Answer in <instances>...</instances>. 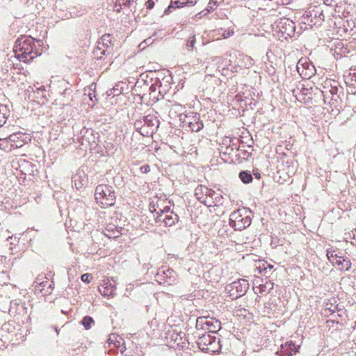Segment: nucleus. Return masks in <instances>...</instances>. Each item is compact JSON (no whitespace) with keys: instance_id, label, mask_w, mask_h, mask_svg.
Masks as SVG:
<instances>
[{"instance_id":"nucleus-1","label":"nucleus","mask_w":356,"mask_h":356,"mask_svg":"<svg viewBox=\"0 0 356 356\" xmlns=\"http://www.w3.org/2000/svg\"><path fill=\"white\" fill-rule=\"evenodd\" d=\"M35 42L40 47L41 40H35L31 36L21 35L15 42L14 52L15 57L20 61L29 63L41 55L42 49L37 47Z\"/></svg>"},{"instance_id":"nucleus-2","label":"nucleus","mask_w":356,"mask_h":356,"mask_svg":"<svg viewBox=\"0 0 356 356\" xmlns=\"http://www.w3.org/2000/svg\"><path fill=\"white\" fill-rule=\"evenodd\" d=\"M301 24L305 25L304 29L307 26L312 28L313 26L320 25L324 20L323 9L320 6L310 5L305 10L301 17Z\"/></svg>"},{"instance_id":"nucleus-3","label":"nucleus","mask_w":356,"mask_h":356,"mask_svg":"<svg viewBox=\"0 0 356 356\" xmlns=\"http://www.w3.org/2000/svg\"><path fill=\"white\" fill-rule=\"evenodd\" d=\"M197 344L202 352L209 354L219 352L221 349L220 339L209 333L199 334Z\"/></svg>"},{"instance_id":"nucleus-4","label":"nucleus","mask_w":356,"mask_h":356,"mask_svg":"<svg viewBox=\"0 0 356 356\" xmlns=\"http://www.w3.org/2000/svg\"><path fill=\"white\" fill-rule=\"evenodd\" d=\"M95 200L102 207H111L115 203V195L113 188L105 184H99L95 189Z\"/></svg>"},{"instance_id":"nucleus-5","label":"nucleus","mask_w":356,"mask_h":356,"mask_svg":"<svg viewBox=\"0 0 356 356\" xmlns=\"http://www.w3.org/2000/svg\"><path fill=\"white\" fill-rule=\"evenodd\" d=\"M251 224V218L246 211L238 209L233 211L229 216V225L235 230L241 231Z\"/></svg>"},{"instance_id":"nucleus-6","label":"nucleus","mask_w":356,"mask_h":356,"mask_svg":"<svg viewBox=\"0 0 356 356\" xmlns=\"http://www.w3.org/2000/svg\"><path fill=\"white\" fill-rule=\"evenodd\" d=\"M196 329L205 330V333L215 334L221 329V323L213 318L198 317L196 320Z\"/></svg>"},{"instance_id":"nucleus-7","label":"nucleus","mask_w":356,"mask_h":356,"mask_svg":"<svg viewBox=\"0 0 356 356\" xmlns=\"http://www.w3.org/2000/svg\"><path fill=\"white\" fill-rule=\"evenodd\" d=\"M249 286L250 284L247 280L239 279L228 285L227 290L229 292V297L234 300L244 296L247 293Z\"/></svg>"},{"instance_id":"nucleus-8","label":"nucleus","mask_w":356,"mask_h":356,"mask_svg":"<svg viewBox=\"0 0 356 356\" xmlns=\"http://www.w3.org/2000/svg\"><path fill=\"white\" fill-rule=\"evenodd\" d=\"M150 211L152 213H156V222H162L165 226L170 227L173 225L179 219L177 214L174 213L172 211L169 212L168 207H165L164 209H159V211H157L154 207H153V209L150 208Z\"/></svg>"},{"instance_id":"nucleus-9","label":"nucleus","mask_w":356,"mask_h":356,"mask_svg":"<svg viewBox=\"0 0 356 356\" xmlns=\"http://www.w3.org/2000/svg\"><path fill=\"white\" fill-rule=\"evenodd\" d=\"M180 120L183 123V127H188L191 131L197 132L204 127L200 114L196 113H189L184 116L181 115Z\"/></svg>"},{"instance_id":"nucleus-10","label":"nucleus","mask_w":356,"mask_h":356,"mask_svg":"<svg viewBox=\"0 0 356 356\" xmlns=\"http://www.w3.org/2000/svg\"><path fill=\"white\" fill-rule=\"evenodd\" d=\"M216 195L215 191L205 186L199 185L195 189V195L197 199L208 207H212L215 204L213 196Z\"/></svg>"},{"instance_id":"nucleus-11","label":"nucleus","mask_w":356,"mask_h":356,"mask_svg":"<svg viewBox=\"0 0 356 356\" xmlns=\"http://www.w3.org/2000/svg\"><path fill=\"white\" fill-rule=\"evenodd\" d=\"M35 289L39 291L42 296L50 295L54 289V282L53 280L49 281V279L44 275H39L33 284Z\"/></svg>"},{"instance_id":"nucleus-12","label":"nucleus","mask_w":356,"mask_h":356,"mask_svg":"<svg viewBox=\"0 0 356 356\" xmlns=\"http://www.w3.org/2000/svg\"><path fill=\"white\" fill-rule=\"evenodd\" d=\"M296 69L300 76L305 79H309L316 73L314 65L306 58H302L298 61Z\"/></svg>"},{"instance_id":"nucleus-13","label":"nucleus","mask_w":356,"mask_h":356,"mask_svg":"<svg viewBox=\"0 0 356 356\" xmlns=\"http://www.w3.org/2000/svg\"><path fill=\"white\" fill-rule=\"evenodd\" d=\"M279 28L280 31L286 35V38H293L296 35H299L301 33V30L303 29L301 26L298 31H296L295 23L288 18H284L280 20L279 23Z\"/></svg>"},{"instance_id":"nucleus-14","label":"nucleus","mask_w":356,"mask_h":356,"mask_svg":"<svg viewBox=\"0 0 356 356\" xmlns=\"http://www.w3.org/2000/svg\"><path fill=\"white\" fill-rule=\"evenodd\" d=\"M326 255L330 262H331L333 266L337 265L339 270H348L350 268L351 263L350 260L343 259L336 253L335 250L328 249Z\"/></svg>"},{"instance_id":"nucleus-15","label":"nucleus","mask_w":356,"mask_h":356,"mask_svg":"<svg viewBox=\"0 0 356 356\" xmlns=\"http://www.w3.org/2000/svg\"><path fill=\"white\" fill-rule=\"evenodd\" d=\"M157 281L160 284L166 283L168 285H172L176 280V273L171 268L159 269L156 274Z\"/></svg>"},{"instance_id":"nucleus-16","label":"nucleus","mask_w":356,"mask_h":356,"mask_svg":"<svg viewBox=\"0 0 356 356\" xmlns=\"http://www.w3.org/2000/svg\"><path fill=\"white\" fill-rule=\"evenodd\" d=\"M30 140L27 134L22 132L14 133L8 136V140H10V146L13 147V149L22 147L28 143Z\"/></svg>"},{"instance_id":"nucleus-17","label":"nucleus","mask_w":356,"mask_h":356,"mask_svg":"<svg viewBox=\"0 0 356 356\" xmlns=\"http://www.w3.org/2000/svg\"><path fill=\"white\" fill-rule=\"evenodd\" d=\"M99 291L103 296L114 297L116 294L115 282L113 279L103 280V284L99 286Z\"/></svg>"},{"instance_id":"nucleus-18","label":"nucleus","mask_w":356,"mask_h":356,"mask_svg":"<svg viewBox=\"0 0 356 356\" xmlns=\"http://www.w3.org/2000/svg\"><path fill=\"white\" fill-rule=\"evenodd\" d=\"M143 124L145 130H149V134H153L159 127V121L154 115H147L143 117Z\"/></svg>"},{"instance_id":"nucleus-19","label":"nucleus","mask_w":356,"mask_h":356,"mask_svg":"<svg viewBox=\"0 0 356 356\" xmlns=\"http://www.w3.org/2000/svg\"><path fill=\"white\" fill-rule=\"evenodd\" d=\"M73 186L76 189L81 188L87 183V176L83 170H78L72 178Z\"/></svg>"},{"instance_id":"nucleus-20","label":"nucleus","mask_w":356,"mask_h":356,"mask_svg":"<svg viewBox=\"0 0 356 356\" xmlns=\"http://www.w3.org/2000/svg\"><path fill=\"white\" fill-rule=\"evenodd\" d=\"M298 352L296 344L292 341H288L281 346L280 356H291L293 353Z\"/></svg>"},{"instance_id":"nucleus-21","label":"nucleus","mask_w":356,"mask_h":356,"mask_svg":"<svg viewBox=\"0 0 356 356\" xmlns=\"http://www.w3.org/2000/svg\"><path fill=\"white\" fill-rule=\"evenodd\" d=\"M343 95V89L341 87H339V83L337 81V84L334 85L333 89H332L328 93V97H327V98L330 97V96L332 101L337 102Z\"/></svg>"},{"instance_id":"nucleus-22","label":"nucleus","mask_w":356,"mask_h":356,"mask_svg":"<svg viewBox=\"0 0 356 356\" xmlns=\"http://www.w3.org/2000/svg\"><path fill=\"white\" fill-rule=\"evenodd\" d=\"M113 45L112 37L110 34H104L102 36L100 41L98 42L97 49L99 51L102 47L106 49L111 47Z\"/></svg>"},{"instance_id":"nucleus-23","label":"nucleus","mask_w":356,"mask_h":356,"mask_svg":"<svg viewBox=\"0 0 356 356\" xmlns=\"http://www.w3.org/2000/svg\"><path fill=\"white\" fill-rule=\"evenodd\" d=\"M273 286L274 283L273 282L266 281L265 284H259L258 286L255 287L258 291L256 293H259L261 294L269 293L273 289Z\"/></svg>"},{"instance_id":"nucleus-24","label":"nucleus","mask_w":356,"mask_h":356,"mask_svg":"<svg viewBox=\"0 0 356 356\" xmlns=\"http://www.w3.org/2000/svg\"><path fill=\"white\" fill-rule=\"evenodd\" d=\"M104 234L106 236L110 238H116L121 235V233L118 228L114 227L113 225H108L105 229Z\"/></svg>"},{"instance_id":"nucleus-25","label":"nucleus","mask_w":356,"mask_h":356,"mask_svg":"<svg viewBox=\"0 0 356 356\" xmlns=\"http://www.w3.org/2000/svg\"><path fill=\"white\" fill-rule=\"evenodd\" d=\"M9 113L10 111L7 105L0 103V127L6 122Z\"/></svg>"},{"instance_id":"nucleus-26","label":"nucleus","mask_w":356,"mask_h":356,"mask_svg":"<svg viewBox=\"0 0 356 356\" xmlns=\"http://www.w3.org/2000/svg\"><path fill=\"white\" fill-rule=\"evenodd\" d=\"M337 84V81L334 79H326L323 85V90H322L323 95L325 98L328 97V93L333 89L334 85Z\"/></svg>"},{"instance_id":"nucleus-27","label":"nucleus","mask_w":356,"mask_h":356,"mask_svg":"<svg viewBox=\"0 0 356 356\" xmlns=\"http://www.w3.org/2000/svg\"><path fill=\"white\" fill-rule=\"evenodd\" d=\"M134 127L143 136H147L149 134V130H145V127L143 124V118H140L134 122Z\"/></svg>"},{"instance_id":"nucleus-28","label":"nucleus","mask_w":356,"mask_h":356,"mask_svg":"<svg viewBox=\"0 0 356 356\" xmlns=\"http://www.w3.org/2000/svg\"><path fill=\"white\" fill-rule=\"evenodd\" d=\"M90 135L92 137V129H87L86 127H83L79 132L78 140L80 141L81 145H84V138Z\"/></svg>"},{"instance_id":"nucleus-29","label":"nucleus","mask_w":356,"mask_h":356,"mask_svg":"<svg viewBox=\"0 0 356 356\" xmlns=\"http://www.w3.org/2000/svg\"><path fill=\"white\" fill-rule=\"evenodd\" d=\"M218 3H219V0H210L208 3V6H207V12L204 13V11H202V12H200L197 15H199L200 17H201L202 15H205L208 13H210L211 11L214 10L216 8V7L218 6Z\"/></svg>"},{"instance_id":"nucleus-30","label":"nucleus","mask_w":356,"mask_h":356,"mask_svg":"<svg viewBox=\"0 0 356 356\" xmlns=\"http://www.w3.org/2000/svg\"><path fill=\"white\" fill-rule=\"evenodd\" d=\"M238 176L241 181L244 184H249L252 181V176L248 171H241Z\"/></svg>"},{"instance_id":"nucleus-31","label":"nucleus","mask_w":356,"mask_h":356,"mask_svg":"<svg viewBox=\"0 0 356 356\" xmlns=\"http://www.w3.org/2000/svg\"><path fill=\"white\" fill-rule=\"evenodd\" d=\"M0 149L6 152H10L13 149V147L10 146V142L8 140V137L0 138Z\"/></svg>"},{"instance_id":"nucleus-32","label":"nucleus","mask_w":356,"mask_h":356,"mask_svg":"<svg viewBox=\"0 0 356 356\" xmlns=\"http://www.w3.org/2000/svg\"><path fill=\"white\" fill-rule=\"evenodd\" d=\"M81 324L86 330H89L91 328L92 325L95 324V321L92 317L86 316L83 318Z\"/></svg>"},{"instance_id":"nucleus-33","label":"nucleus","mask_w":356,"mask_h":356,"mask_svg":"<svg viewBox=\"0 0 356 356\" xmlns=\"http://www.w3.org/2000/svg\"><path fill=\"white\" fill-rule=\"evenodd\" d=\"M242 62L243 63V66L245 68H250L254 64L253 58L248 55L242 56Z\"/></svg>"},{"instance_id":"nucleus-34","label":"nucleus","mask_w":356,"mask_h":356,"mask_svg":"<svg viewBox=\"0 0 356 356\" xmlns=\"http://www.w3.org/2000/svg\"><path fill=\"white\" fill-rule=\"evenodd\" d=\"M195 43V35H193L190 36L187 40L186 45L188 47L191 48V49L193 48Z\"/></svg>"},{"instance_id":"nucleus-35","label":"nucleus","mask_w":356,"mask_h":356,"mask_svg":"<svg viewBox=\"0 0 356 356\" xmlns=\"http://www.w3.org/2000/svg\"><path fill=\"white\" fill-rule=\"evenodd\" d=\"M88 143V144L95 143V136L94 135V131L93 130H92V137L90 136V135H88L84 138V143Z\"/></svg>"},{"instance_id":"nucleus-36","label":"nucleus","mask_w":356,"mask_h":356,"mask_svg":"<svg viewBox=\"0 0 356 356\" xmlns=\"http://www.w3.org/2000/svg\"><path fill=\"white\" fill-rule=\"evenodd\" d=\"M170 4L177 8H183L185 6L184 1H180V0H171Z\"/></svg>"},{"instance_id":"nucleus-37","label":"nucleus","mask_w":356,"mask_h":356,"mask_svg":"<svg viewBox=\"0 0 356 356\" xmlns=\"http://www.w3.org/2000/svg\"><path fill=\"white\" fill-rule=\"evenodd\" d=\"M257 269L259 270V273L266 275V263H264L261 265H259L257 267Z\"/></svg>"},{"instance_id":"nucleus-38","label":"nucleus","mask_w":356,"mask_h":356,"mask_svg":"<svg viewBox=\"0 0 356 356\" xmlns=\"http://www.w3.org/2000/svg\"><path fill=\"white\" fill-rule=\"evenodd\" d=\"M81 279L83 282L89 283L92 280V277L90 274L85 273L81 275Z\"/></svg>"},{"instance_id":"nucleus-39","label":"nucleus","mask_w":356,"mask_h":356,"mask_svg":"<svg viewBox=\"0 0 356 356\" xmlns=\"http://www.w3.org/2000/svg\"><path fill=\"white\" fill-rule=\"evenodd\" d=\"M140 171L141 173H147L150 171V166L149 165H143L140 168Z\"/></svg>"},{"instance_id":"nucleus-40","label":"nucleus","mask_w":356,"mask_h":356,"mask_svg":"<svg viewBox=\"0 0 356 356\" xmlns=\"http://www.w3.org/2000/svg\"><path fill=\"white\" fill-rule=\"evenodd\" d=\"M198 0H186L184 1L185 6H193L197 2Z\"/></svg>"},{"instance_id":"nucleus-41","label":"nucleus","mask_w":356,"mask_h":356,"mask_svg":"<svg viewBox=\"0 0 356 356\" xmlns=\"http://www.w3.org/2000/svg\"><path fill=\"white\" fill-rule=\"evenodd\" d=\"M7 240L10 242V245H15L17 243H18V239L17 237L9 236Z\"/></svg>"},{"instance_id":"nucleus-42","label":"nucleus","mask_w":356,"mask_h":356,"mask_svg":"<svg viewBox=\"0 0 356 356\" xmlns=\"http://www.w3.org/2000/svg\"><path fill=\"white\" fill-rule=\"evenodd\" d=\"M146 8L149 10H151L154 6V1L153 0H148L145 3Z\"/></svg>"},{"instance_id":"nucleus-43","label":"nucleus","mask_w":356,"mask_h":356,"mask_svg":"<svg viewBox=\"0 0 356 356\" xmlns=\"http://www.w3.org/2000/svg\"><path fill=\"white\" fill-rule=\"evenodd\" d=\"M233 34H234L233 31H224V32L222 35L224 37V38H227L230 37L231 35H232Z\"/></svg>"},{"instance_id":"nucleus-44","label":"nucleus","mask_w":356,"mask_h":356,"mask_svg":"<svg viewBox=\"0 0 356 356\" xmlns=\"http://www.w3.org/2000/svg\"><path fill=\"white\" fill-rule=\"evenodd\" d=\"M134 2V0H125L124 1H122V6H127L129 7L131 4Z\"/></svg>"},{"instance_id":"nucleus-45","label":"nucleus","mask_w":356,"mask_h":356,"mask_svg":"<svg viewBox=\"0 0 356 356\" xmlns=\"http://www.w3.org/2000/svg\"><path fill=\"white\" fill-rule=\"evenodd\" d=\"M88 97H89V98H90V101H91L93 104L95 103V100L93 99V98H95V100H97V99H96V96H95V94L94 92H93V93L90 92V93L88 94Z\"/></svg>"},{"instance_id":"nucleus-46","label":"nucleus","mask_w":356,"mask_h":356,"mask_svg":"<svg viewBox=\"0 0 356 356\" xmlns=\"http://www.w3.org/2000/svg\"><path fill=\"white\" fill-rule=\"evenodd\" d=\"M174 8V6H173L172 4H170V6H168L165 10V11H164V14H165V15H169V14H170V9H171V8Z\"/></svg>"},{"instance_id":"nucleus-47","label":"nucleus","mask_w":356,"mask_h":356,"mask_svg":"<svg viewBox=\"0 0 356 356\" xmlns=\"http://www.w3.org/2000/svg\"><path fill=\"white\" fill-rule=\"evenodd\" d=\"M292 2V0H281V5H288Z\"/></svg>"},{"instance_id":"nucleus-48","label":"nucleus","mask_w":356,"mask_h":356,"mask_svg":"<svg viewBox=\"0 0 356 356\" xmlns=\"http://www.w3.org/2000/svg\"><path fill=\"white\" fill-rule=\"evenodd\" d=\"M113 90L114 91L113 93L114 95H118L121 93V91L119 90L118 88H113Z\"/></svg>"},{"instance_id":"nucleus-49","label":"nucleus","mask_w":356,"mask_h":356,"mask_svg":"<svg viewBox=\"0 0 356 356\" xmlns=\"http://www.w3.org/2000/svg\"><path fill=\"white\" fill-rule=\"evenodd\" d=\"M273 268V265L266 263V273H268V270H270Z\"/></svg>"},{"instance_id":"nucleus-50","label":"nucleus","mask_w":356,"mask_h":356,"mask_svg":"<svg viewBox=\"0 0 356 356\" xmlns=\"http://www.w3.org/2000/svg\"><path fill=\"white\" fill-rule=\"evenodd\" d=\"M112 337H115V334H111L108 340V343H112L113 341V338Z\"/></svg>"},{"instance_id":"nucleus-51","label":"nucleus","mask_w":356,"mask_h":356,"mask_svg":"<svg viewBox=\"0 0 356 356\" xmlns=\"http://www.w3.org/2000/svg\"><path fill=\"white\" fill-rule=\"evenodd\" d=\"M125 0H116V5L118 4L120 7L122 6V1H124Z\"/></svg>"},{"instance_id":"nucleus-52","label":"nucleus","mask_w":356,"mask_h":356,"mask_svg":"<svg viewBox=\"0 0 356 356\" xmlns=\"http://www.w3.org/2000/svg\"><path fill=\"white\" fill-rule=\"evenodd\" d=\"M332 2H333V0H325V3L329 6H331Z\"/></svg>"},{"instance_id":"nucleus-53","label":"nucleus","mask_w":356,"mask_h":356,"mask_svg":"<svg viewBox=\"0 0 356 356\" xmlns=\"http://www.w3.org/2000/svg\"><path fill=\"white\" fill-rule=\"evenodd\" d=\"M352 79L356 81V72L353 73Z\"/></svg>"},{"instance_id":"nucleus-54","label":"nucleus","mask_w":356,"mask_h":356,"mask_svg":"<svg viewBox=\"0 0 356 356\" xmlns=\"http://www.w3.org/2000/svg\"><path fill=\"white\" fill-rule=\"evenodd\" d=\"M156 90V88L154 85H152L150 87H149V90L150 91H154Z\"/></svg>"},{"instance_id":"nucleus-55","label":"nucleus","mask_w":356,"mask_h":356,"mask_svg":"<svg viewBox=\"0 0 356 356\" xmlns=\"http://www.w3.org/2000/svg\"><path fill=\"white\" fill-rule=\"evenodd\" d=\"M332 316H333L334 319H333V320H332L331 321H332V322H334V321H336V319H335V316H336V315H335L334 314H332Z\"/></svg>"},{"instance_id":"nucleus-56","label":"nucleus","mask_w":356,"mask_h":356,"mask_svg":"<svg viewBox=\"0 0 356 356\" xmlns=\"http://www.w3.org/2000/svg\"><path fill=\"white\" fill-rule=\"evenodd\" d=\"M243 155L248 156H249V153L247 152L246 151H245Z\"/></svg>"},{"instance_id":"nucleus-57","label":"nucleus","mask_w":356,"mask_h":356,"mask_svg":"<svg viewBox=\"0 0 356 356\" xmlns=\"http://www.w3.org/2000/svg\"><path fill=\"white\" fill-rule=\"evenodd\" d=\"M48 286V284H42L41 286V288H47Z\"/></svg>"},{"instance_id":"nucleus-58","label":"nucleus","mask_w":356,"mask_h":356,"mask_svg":"<svg viewBox=\"0 0 356 356\" xmlns=\"http://www.w3.org/2000/svg\"><path fill=\"white\" fill-rule=\"evenodd\" d=\"M54 329H55V331L57 333V334H58L59 332H58V330L57 329V327H55Z\"/></svg>"},{"instance_id":"nucleus-59","label":"nucleus","mask_w":356,"mask_h":356,"mask_svg":"<svg viewBox=\"0 0 356 356\" xmlns=\"http://www.w3.org/2000/svg\"><path fill=\"white\" fill-rule=\"evenodd\" d=\"M105 52H106V49H103L102 51L101 52L102 54H105Z\"/></svg>"},{"instance_id":"nucleus-60","label":"nucleus","mask_w":356,"mask_h":356,"mask_svg":"<svg viewBox=\"0 0 356 356\" xmlns=\"http://www.w3.org/2000/svg\"><path fill=\"white\" fill-rule=\"evenodd\" d=\"M226 149H227V150H229V147H226ZM230 150H231V151H233V150H234V149H233V148H230Z\"/></svg>"},{"instance_id":"nucleus-61","label":"nucleus","mask_w":356,"mask_h":356,"mask_svg":"<svg viewBox=\"0 0 356 356\" xmlns=\"http://www.w3.org/2000/svg\"><path fill=\"white\" fill-rule=\"evenodd\" d=\"M255 176H256V177H257V179H259V177H260V175H259V174H258V175H255Z\"/></svg>"},{"instance_id":"nucleus-62","label":"nucleus","mask_w":356,"mask_h":356,"mask_svg":"<svg viewBox=\"0 0 356 356\" xmlns=\"http://www.w3.org/2000/svg\"><path fill=\"white\" fill-rule=\"evenodd\" d=\"M337 315L339 317H341V316H342V314H339V313H337Z\"/></svg>"},{"instance_id":"nucleus-63","label":"nucleus","mask_w":356,"mask_h":356,"mask_svg":"<svg viewBox=\"0 0 356 356\" xmlns=\"http://www.w3.org/2000/svg\"><path fill=\"white\" fill-rule=\"evenodd\" d=\"M224 154H231V153H230V152H224Z\"/></svg>"}]
</instances>
